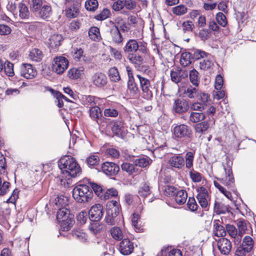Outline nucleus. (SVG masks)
<instances>
[{
	"instance_id": "f257e3e1",
	"label": "nucleus",
	"mask_w": 256,
	"mask_h": 256,
	"mask_svg": "<svg viewBox=\"0 0 256 256\" xmlns=\"http://www.w3.org/2000/svg\"><path fill=\"white\" fill-rule=\"evenodd\" d=\"M58 166L60 174L56 178V181L64 187L71 184L72 177L79 176L82 172L76 159L70 156L62 157L58 162Z\"/></svg>"
},
{
	"instance_id": "f03ea898",
	"label": "nucleus",
	"mask_w": 256,
	"mask_h": 256,
	"mask_svg": "<svg viewBox=\"0 0 256 256\" xmlns=\"http://www.w3.org/2000/svg\"><path fill=\"white\" fill-rule=\"evenodd\" d=\"M30 8L35 16L42 20L49 18L52 14L51 5L42 0H31Z\"/></svg>"
},
{
	"instance_id": "7ed1b4c3",
	"label": "nucleus",
	"mask_w": 256,
	"mask_h": 256,
	"mask_svg": "<svg viewBox=\"0 0 256 256\" xmlns=\"http://www.w3.org/2000/svg\"><path fill=\"white\" fill-rule=\"evenodd\" d=\"M171 132L172 138L177 141L182 140L184 144L190 143L192 139V132L191 128L185 124H174Z\"/></svg>"
},
{
	"instance_id": "20e7f679",
	"label": "nucleus",
	"mask_w": 256,
	"mask_h": 256,
	"mask_svg": "<svg viewBox=\"0 0 256 256\" xmlns=\"http://www.w3.org/2000/svg\"><path fill=\"white\" fill-rule=\"evenodd\" d=\"M92 196L93 194L90 188L86 184H78L72 190V196L78 202H88L92 198Z\"/></svg>"
},
{
	"instance_id": "39448f33",
	"label": "nucleus",
	"mask_w": 256,
	"mask_h": 256,
	"mask_svg": "<svg viewBox=\"0 0 256 256\" xmlns=\"http://www.w3.org/2000/svg\"><path fill=\"white\" fill-rule=\"evenodd\" d=\"M106 222L110 226L116 224L120 216V206L116 200H110L106 204Z\"/></svg>"
},
{
	"instance_id": "423d86ee",
	"label": "nucleus",
	"mask_w": 256,
	"mask_h": 256,
	"mask_svg": "<svg viewBox=\"0 0 256 256\" xmlns=\"http://www.w3.org/2000/svg\"><path fill=\"white\" fill-rule=\"evenodd\" d=\"M123 50L128 55L137 52L142 54H146L148 51L146 43L138 42L134 39L129 40L124 46Z\"/></svg>"
},
{
	"instance_id": "0eeeda50",
	"label": "nucleus",
	"mask_w": 256,
	"mask_h": 256,
	"mask_svg": "<svg viewBox=\"0 0 256 256\" xmlns=\"http://www.w3.org/2000/svg\"><path fill=\"white\" fill-rule=\"evenodd\" d=\"M136 77L139 80L140 88L142 91V98L146 100H151L153 97L152 89H155L156 92H158V89L156 88V86L154 84H151L148 79L142 76L140 74H137Z\"/></svg>"
},
{
	"instance_id": "6e6552de",
	"label": "nucleus",
	"mask_w": 256,
	"mask_h": 256,
	"mask_svg": "<svg viewBox=\"0 0 256 256\" xmlns=\"http://www.w3.org/2000/svg\"><path fill=\"white\" fill-rule=\"evenodd\" d=\"M68 61L62 56L55 57L52 64V70L58 74H62L68 68Z\"/></svg>"
},
{
	"instance_id": "1a4fd4ad",
	"label": "nucleus",
	"mask_w": 256,
	"mask_h": 256,
	"mask_svg": "<svg viewBox=\"0 0 256 256\" xmlns=\"http://www.w3.org/2000/svg\"><path fill=\"white\" fill-rule=\"evenodd\" d=\"M197 198L198 202L202 208L208 210L210 205V196L207 189L204 186H200L196 188Z\"/></svg>"
},
{
	"instance_id": "9d476101",
	"label": "nucleus",
	"mask_w": 256,
	"mask_h": 256,
	"mask_svg": "<svg viewBox=\"0 0 256 256\" xmlns=\"http://www.w3.org/2000/svg\"><path fill=\"white\" fill-rule=\"evenodd\" d=\"M190 108L188 100L182 98L174 100L172 110L176 113L181 114L187 112Z\"/></svg>"
},
{
	"instance_id": "9b49d317",
	"label": "nucleus",
	"mask_w": 256,
	"mask_h": 256,
	"mask_svg": "<svg viewBox=\"0 0 256 256\" xmlns=\"http://www.w3.org/2000/svg\"><path fill=\"white\" fill-rule=\"evenodd\" d=\"M232 162L228 158L226 159V162L223 164V168L225 172L226 176L222 178L224 184L228 186H232L234 182L232 172Z\"/></svg>"
},
{
	"instance_id": "f8f14e48",
	"label": "nucleus",
	"mask_w": 256,
	"mask_h": 256,
	"mask_svg": "<svg viewBox=\"0 0 256 256\" xmlns=\"http://www.w3.org/2000/svg\"><path fill=\"white\" fill-rule=\"evenodd\" d=\"M104 213V208L100 204H96L92 206L89 210L90 219L92 221L98 222L102 217Z\"/></svg>"
},
{
	"instance_id": "ddd939ff",
	"label": "nucleus",
	"mask_w": 256,
	"mask_h": 256,
	"mask_svg": "<svg viewBox=\"0 0 256 256\" xmlns=\"http://www.w3.org/2000/svg\"><path fill=\"white\" fill-rule=\"evenodd\" d=\"M188 76V72L184 69L180 68H173L170 72L171 80L176 84L180 82L182 79L187 78Z\"/></svg>"
},
{
	"instance_id": "4468645a",
	"label": "nucleus",
	"mask_w": 256,
	"mask_h": 256,
	"mask_svg": "<svg viewBox=\"0 0 256 256\" xmlns=\"http://www.w3.org/2000/svg\"><path fill=\"white\" fill-rule=\"evenodd\" d=\"M92 82L94 85L98 88H104L108 82L106 75L101 72L94 73L92 76Z\"/></svg>"
},
{
	"instance_id": "2eb2a0df",
	"label": "nucleus",
	"mask_w": 256,
	"mask_h": 256,
	"mask_svg": "<svg viewBox=\"0 0 256 256\" xmlns=\"http://www.w3.org/2000/svg\"><path fill=\"white\" fill-rule=\"evenodd\" d=\"M102 172L107 176H116L120 170L119 166L115 163L112 162H105L102 166Z\"/></svg>"
},
{
	"instance_id": "dca6fc26",
	"label": "nucleus",
	"mask_w": 256,
	"mask_h": 256,
	"mask_svg": "<svg viewBox=\"0 0 256 256\" xmlns=\"http://www.w3.org/2000/svg\"><path fill=\"white\" fill-rule=\"evenodd\" d=\"M218 247L220 253L224 255H228L231 251L232 245L231 242L226 238H220L217 243Z\"/></svg>"
},
{
	"instance_id": "f3484780",
	"label": "nucleus",
	"mask_w": 256,
	"mask_h": 256,
	"mask_svg": "<svg viewBox=\"0 0 256 256\" xmlns=\"http://www.w3.org/2000/svg\"><path fill=\"white\" fill-rule=\"evenodd\" d=\"M74 215L70 213L65 215L62 218L57 220L60 223L62 230L66 232L70 230L74 222Z\"/></svg>"
},
{
	"instance_id": "a211bd4d",
	"label": "nucleus",
	"mask_w": 256,
	"mask_h": 256,
	"mask_svg": "<svg viewBox=\"0 0 256 256\" xmlns=\"http://www.w3.org/2000/svg\"><path fill=\"white\" fill-rule=\"evenodd\" d=\"M21 76L27 79L34 78L36 74V71L32 65L28 64H23L20 68Z\"/></svg>"
},
{
	"instance_id": "6ab92c4d",
	"label": "nucleus",
	"mask_w": 256,
	"mask_h": 256,
	"mask_svg": "<svg viewBox=\"0 0 256 256\" xmlns=\"http://www.w3.org/2000/svg\"><path fill=\"white\" fill-rule=\"evenodd\" d=\"M134 248L133 242L128 238H124L120 242V252L124 255L130 254L133 252Z\"/></svg>"
},
{
	"instance_id": "aec40b11",
	"label": "nucleus",
	"mask_w": 256,
	"mask_h": 256,
	"mask_svg": "<svg viewBox=\"0 0 256 256\" xmlns=\"http://www.w3.org/2000/svg\"><path fill=\"white\" fill-rule=\"evenodd\" d=\"M168 164L173 168L182 169L184 166V159L180 154H174L170 158Z\"/></svg>"
},
{
	"instance_id": "412c9836",
	"label": "nucleus",
	"mask_w": 256,
	"mask_h": 256,
	"mask_svg": "<svg viewBox=\"0 0 256 256\" xmlns=\"http://www.w3.org/2000/svg\"><path fill=\"white\" fill-rule=\"evenodd\" d=\"M110 34L112 40L113 42L117 44H122L124 41V38L120 31L118 26L114 24L111 28Z\"/></svg>"
},
{
	"instance_id": "4be33fe9",
	"label": "nucleus",
	"mask_w": 256,
	"mask_h": 256,
	"mask_svg": "<svg viewBox=\"0 0 256 256\" xmlns=\"http://www.w3.org/2000/svg\"><path fill=\"white\" fill-rule=\"evenodd\" d=\"M139 52H135L128 55L127 58L130 62L134 64L136 67H139L144 61V57Z\"/></svg>"
},
{
	"instance_id": "5701e85b",
	"label": "nucleus",
	"mask_w": 256,
	"mask_h": 256,
	"mask_svg": "<svg viewBox=\"0 0 256 256\" xmlns=\"http://www.w3.org/2000/svg\"><path fill=\"white\" fill-rule=\"evenodd\" d=\"M213 233L217 237H223L226 235V230L220 224L219 220H214L213 223Z\"/></svg>"
},
{
	"instance_id": "b1692460",
	"label": "nucleus",
	"mask_w": 256,
	"mask_h": 256,
	"mask_svg": "<svg viewBox=\"0 0 256 256\" xmlns=\"http://www.w3.org/2000/svg\"><path fill=\"white\" fill-rule=\"evenodd\" d=\"M254 239L249 236H246L242 240V243L240 246L250 252H252L254 250Z\"/></svg>"
},
{
	"instance_id": "393cba45",
	"label": "nucleus",
	"mask_w": 256,
	"mask_h": 256,
	"mask_svg": "<svg viewBox=\"0 0 256 256\" xmlns=\"http://www.w3.org/2000/svg\"><path fill=\"white\" fill-rule=\"evenodd\" d=\"M187 197L186 192L184 190H180L176 191L174 195V200L178 204L182 205L186 202Z\"/></svg>"
},
{
	"instance_id": "a878e982",
	"label": "nucleus",
	"mask_w": 256,
	"mask_h": 256,
	"mask_svg": "<svg viewBox=\"0 0 256 256\" xmlns=\"http://www.w3.org/2000/svg\"><path fill=\"white\" fill-rule=\"evenodd\" d=\"M88 36L94 42H99L102 40L100 29L96 26H92L89 29Z\"/></svg>"
},
{
	"instance_id": "bb28decb",
	"label": "nucleus",
	"mask_w": 256,
	"mask_h": 256,
	"mask_svg": "<svg viewBox=\"0 0 256 256\" xmlns=\"http://www.w3.org/2000/svg\"><path fill=\"white\" fill-rule=\"evenodd\" d=\"M84 70L82 67L73 68L68 71V76L71 79H78L84 74Z\"/></svg>"
},
{
	"instance_id": "cd10ccee",
	"label": "nucleus",
	"mask_w": 256,
	"mask_h": 256,
	"mask_svg": "<svg viewBox=\"0 0 256 256\" xmlns=\"http://www.w3.org/2000/svg\"><path fill=\"white\" fill-rule=\"evenodd\" d=\"M198 86H187L184 90V94L190 98H194L198 97L199 95V90Z\"/></svg>"
},
{
	"instance_id": "c85d7f7f",
	"label": "nucleus",
	"mask_w": 256,
	"mask_h": 256,
	"mask_svg": "<svg viewBox=\"0 0 256 256\" xmlns=\"http://www.w3.org/2000/svg\"><path fill=\"white\" fill-rule=\"evenodd\" d=\"M28 56L32 60L38 62L42 60L44 54L40 50L34 48L30 52Z\"/></svg>"
},
{
	"instance_id": "c756f323",
	"label": "nucleus",
	"mask_w": 256,
	"mask_h": 256,
	"mask_svg": "<svg viewBox=\"0 0 256 256\" xmlns=\"http://www.w3.org/2000/svg\"><path fill=\"white\" fill-rule=\"evenodd\" d=\"M62 37L60 34H54L49 39L50 46L52 48H56L61 44Z\"/></svg>"
},
{
	"instance_id": "7c9ffc66",
	"label": "nucleus",
	"mask_w": 256,
	"mask_h": 256,
	"mask_svg": "<svg viewBox=\"0 0 256 256\" xmlns=\"http://www.w3.org/2000/svg\"><path fill=\"white\" fill-rule=\"evenodd\" d=\"M214 210L218 214H226L230 212V206L219 202H215Z\"/></svg>"
},
{
	"instance_id": "2f4dec72",
	"label": "nucleus",
	"mask_w": 256,
	"mask_h": 256,
	"mask_svg": "<svg viewBox=\"0 0 256 256\" xmlns=\"http://www.w3.org/2000/svg\"><path fill=\"white\" fill-rule=\"evenodd\" d=\"M79 13V4L70 6L66 9V15L67 18H76Z\"/></svg>"
},
{
	"instance_id": "473e14b6",
	"label": "nucleus",
	"mask_w": 256,
	"mask_h": 256,
	"mask_svg": "<svg viewBox=\"0 0 256 256\" xmlns=\"http://www.w3.org/2000/svg\"><path fill=\"white\" fill-rule=\"evenodd\" d=\"M192 54L189 52H182L180 56V64L184 66H188L192 63Z\"/></svg>"
},
{
	"instance_id": "72a5a7b5",
	"label": "nucleus",
	"mask_w": 256,
	"mask_h": 256,
	"mask_svg": "<svg viewBox=\"0 0 256 256\" xmlns=\"http://www.w3.org/2000/svg\"><path fill=\"white\" fill-rule=\"evenodd\" d=\"M150 162V159L146 156H142L135 159L134 161V166L141 168H145Z\"/></svg>"
},
{
	"instance_id": "f704fd0d",
	"label": "nucleus",
	"mask_w": 256,
	"mask_h": 256,
	"mask_svg": "<svg viewBox=\"0 0 256 256\" xmlns=\"http://www.w3.org/2000/svg\"><path fill=\"white\" fill-rule=\"evenodd\" d=\"M54 202L56 206L58 209L67 208L68 199L66 196L63 195L58 196L55 198Z\"/></svg>"
},
{
	"instance_id": "c9c22d12",
	"label": "nucleus",
	"mask_w": 256,
	"mask_h": 256,
	"mask_svg": "<svg viewBox=\"0 0 256 256\" xmlns=\"http://www.w3.org/2000/svg\"><path fill=\"white\" fill-rule=\"evenodd\" d=\"M205 117V114L202 112H192L190 114L188 121L192 123H197L204 120Z\"/></svg>"
},
{
	"instance_id": "e433bc0d",
	"label": "nucleus",
	"mask_w": 256,
	"mask_h": 256,
	"mask_svg": "<svg viewBox=\"0 0 256 256\" xmlns=\"http://www.w3.org/2000/svg\"><path fill=\"white\" fill-rule=\"evenodd\" d=\"M127 86L128 91L130 92V96H135L138 95L139 90L134 80L128 81Z\"/></svg>"
},
{
	"instance_id": "4c0bfd02",
	"label": "nucleus",
	"mask_w": 256,
	"mask_h": 256,
	"mask_svg": "<svg viewBox=\"0 0 256 256\" xmlns=\"http://www.w3.org/2000/svg\"><path fill=\"white\" fill-rule=\"evenodd\" d=\"M190 80V82L195 86H198L200 83L198 72L195 69H192L189 72Z\"/></svg>"
},
{
	"instance_id": "58836bf2",
	"label": "nucleus",
	"mask_w": 256,
	"mask_h": 256,
	"mask_svg": "<svg viewBox=\"0 0 256 256\" xmlns=\"http://www.w3.org/2000/svg\"><path fill=\"white\" fill-rule=\"evenodd\" d=\"M19 16L22 19H27L30 16V12L26 6L23 3L18 4Z\"/></svg>"
},
{
	"instance_id": "ea45409f",
	"label": "nucleus",
	"mask_w": 256,
	"mask_h": 256,
	"mask_svg": "<svg viewBox=\"0 0 256 256\" xmlns=\"http://www.w3.org/2000/svg\"><path fill=\"white\" fill-rule=\"evenodd\" d=\"M108 74L110 80L112 82H118L120 80L118 71L115 66L109 69Z\"/></svg>"
},
{
	"instance_id": "a19ab883",
	"label": "nucleus",
	"mask_w": 256,
	"mask_h": 256,
	"mask_svg": "<svg viewBox=\"0 0 256 256\" xmlns=\"http://www.w3.org/2000/svg\"><path fill=\"white\" fill-rule=\"evenodd\" d=\"M194 152H188L185 155L186 167L188 169H190L193 166V162L194 160Z\"/></svg>"
},
{
	"instance_id": "79ce46f5",
	"label": "nucleus",
	"mask_w": 256,
	"mask_h": 256,
	"mask_svg": "<svg viewBox=\"0 0 256 256\" xmlns=\"http://www.w3.org/2000/svg\"><path fill=\"white\" fill-rule=\"evenodd\" d=\"M98 6L97 0H86L85 2L84 7L87 10L94 12Z\"/></svg>"
},
{
	"instance_id": "37998d69",
	"label": "nucleus",
	"mask_w": 256,
	"mask_h": 256,
	"mask_svg": "<svg viewBox=\"0 0 256 256\" xmlns=\"http://www.w3.org/2000/svg\"><path fill=\"white\" fill-rule=\"evenodd\" d=\"M3 69H4L6 74L8 76L12 77L14 75V64L12 62L8 61L5 62Z\"/></svg>"
},
{
	"instance_id": "c03bdc74",
	"label": "nucleus",
	"mask_w": 256,
	"mask_h": 256,
	"mask_svg": "<svg viewBox=\"0 0 256 256\" xmlns=\"http://www.w3.org/2000/svg\"><path fill=\"white\" fill-rule=\"evenodd\" d=\"M112 237L116 240H120L123 238V233L118 227H114L110 230Z\"/></svg>"
},
{
	"instance_id": "a18cd8bd",
	"label": "nucleus",
	"mask_w": 256,
	"mask_h": 256,
	"mask_svg": "<svg viewBox=\"0 0 256 256\" xmlns=\"http://www.w3.org/2000/svg\"><path fill=\"white\" fill-rule=\"evenodd\" d=\"M111 14L110 11L108 8H104L98 14L94 16V18L98 20H103L109 18Z\"/></svg>"
},
{
	"instance_id": "49530a36",
	"label": "nucleus",
	"mask_w": 256,
	"mask_h": 256,
	"mask_svg": "<svg viewBox=\"0 0 256 256\" xmlns=\"http://www.w3.org/2000/svg\"><path fill=\"white\" fill-rule=\"evenodd\" d=\"M90 116L94 120L98 119L101 116L100 109L98 106H93L90 110Z\"/></svg>"
},
{
	"instance_id": "de8ad7c7",
	"label": "nucleus",
	"mask_w": 256,
	"mask_h": 256,
	"mask_svg": "<svg viewBox=\"0 0 256 256\" xmlns=\"http://www.w3.org/2000/svg\"><path fill=\"white\" fill-rule=\"evenodd\" d=\"M209 128V124L207 122H203L197 124L195 126V130L196 132L202 134L207 130Z\"/></svg>"
},
{
	"instance_id": "09e8293b",
	"label": "nucleus",
	"mask_w": 256,
	"mask_h": 256,
	"mask_svg": "<svg viewBox=\"0 0 256 256\" xmlns=\"http://www.w3.org/2000/svg\"><path fill=\"white\" fill-rule=\"evenodd\" d=\"M192 60H198L200 58H208V54L204 51L200 50H196L192 54Z\"/></svg>"
},
{
	"instance_id": "8fccbe9b",
	"label": "nucleus",
	"mask_w": 256,
	"mask_h": 256,
	"mask_svg": "<svg viewBox=\"0 0 256 256\" xmlns=\"http://www.w3.org/2000/svg\"><path fill=\"white\" fill-rule=\"evenodd\" d=\"M112 130L116 135L120 136L123 131L122 124L120 122H115L112 128Z\"/></svg>"
},
{
	"instance_id": "3c124183",
	"label": "nucleus",
	"mask_w": 256,
	"mask_h": 256,
	"mask_svg": "<svg viewBox=\"0 0 256 256\" xmlns=\"http://www.w3.org/2000/svg\"><path fill=\"white\" fill-rule=\"evenodd\" d=\"M206 104L200 102H192L190 105V108L192 110L202 112L206 108Z\"/></svg>"
},
{
	"instance_id": "603ef678",
	"label": "nucleus",
	"mask_w": 256,
	"mask_h": 256,
	"mask_svg": "<svg viewBox=\"0 0 256 256\" xmlns=\"http://www.w3.org/2000/svg\"><path fill=\"white\" fill-rule=\"evenodd\" d=\"M138 194L142 197H146L150 193V187L147 183L144 184L138 190Z\"/></svg>"
},
{
	"instance_id": "864d4df0",
	"label": "nucleus",
	"mask_w": 256,
	"mask_h": 256,
	"mask_svg": "<svg viewBox=\"0 0 256 256\" xmlns=\"http://www.w3.org/2000/svg\"><path fill=\"white\" fill-rule=\"evenodd\" d=\"M216 20L218 24L222 27H225L228 24L226 16L222 12H219L217 14Z\"/></svg>"
},
{
	"instance_id": "5fc2aeb1",
	"label": "nucleus",
	"mask_w": 256,
	"mask_h": 256,
	"mask_svg": "<svg viewBox=\"0 0 256 256\" xmlns=\"http://www.w3.org/2000/svg\"><path fill=\"white\" fill-rule=\"evenodd\" d=\"M214 65V63L212 60L208 58L200 62V69L204 70H207Z\"/></svg>"
},
{
	"instance_id": "6e6d98bb",
	"label": "nucleus",
	"mask_w": 256,
	"mask_h": 256,
	"mask_svg": "<svg viewBox=\"0 0 256 256\" xmlns=\"http://www.w3.org/2000/svg\"><path fill=\"white\" fill-rule=\"evenodd\" d=\"M237 226L238 229V234L240 236H242L247 230L246 222L244 220H238Z\"/></svg>"
},
{
	"instance_id": "4d7b16f0",
	"label": "nucleus",
	"mask_w": 256,
	"mask_h": 256,
	"mask_svg": "<svg viewBox=\"0 0 256 256\" xmlns=\"http://www.w3.org/2000/svg\"><path fill=\"white\" fill-rule=\"evenodd\" d=\"M190 176L192 182H199L202 180V174L194 169L190 171Z\"/></svg>"
},
{
	"instance_id": "13d9d810",
	"label": "nucleus",
	"mask_w": 256,
	"mask_h": 256,
	"mask_svg": "<svg viewBox=\"0 0 256 256\" xmlns=\"http://www.w3.org/2000/svg\"><path fill=\"white\" fill-rule=\"evenodd\" d=\"M118 192L116 190L112 188L106 190L104 194V198L105 200H108L112 197H116L118 196Z\"/></svg>"
},
{
	"instance_id": "bf43d9fd",
	"label": "nucleus",
	"mask_w": 256,
	"mask_h": 256,
	"mask_svg": "<svg viewBox=\"0 0 256 256\" xmlns=\"http://www.w3.org/2000/svg\"><path fill=\"white\" fill-rule=\"evenodd\" d=\"M188 208L192 212L198 210V207L195 198L194 197H190L187 203Z\"/></svg>"
},
{
	"instance_id": "052dcab7",
	"label": "nucleus",
	"mask_w": 256,
	"mask_h": 256,
	"mask_svg": "<svg viewBox=\"0 0 256 256\" xmlns=\"http://www.w3.org/2000/svg\"><path fill=\"white\" fill-rule=\"evenodd\" d=\"M122 168L130 174H132L135 172V167L133 164L128 162H124L122 164Z\"/></svg>"
},
{
	"instance_id": "680f3d73",
	"label": "nucleus",
	"mask_w": 256,
	"mask_h": 256,
	"mask_svg": "<svg viewBox=\"0 0 256 256\" xmlns=\"http://www.w3.org/2000/svg\"><path fill=\"white\" fill-rule=\"evenodd\" d=\"M214 185L227 198H228L230 200H231L232 194L230 192L226 190L225 188L222 186L220 184H218L216 182H214Z\"/></svg>"
},
{
	"instance_id": "e2e57ef3",
	"label": "nucleus",
	"mask_w": 256,
	"mask_h": 256,
	"mask_svg": "<svg viewBox=\"0 0 256 256\" xmlns=\"http://www.w3.org/2000/svg\"><path fill=\"white\" fill-rule=\"evenodd\" d=\"M226 231L228 234L232 238H235L238 234V231L236 227L232 224H228L226 226Z\"/></svg>"
},
{
	"instance_id": "0e129e2a",
	"label": "nucleus",
	"mask_w": 256,
	"mask_h": 256,
	"mask_svg": "<svg viewBox=\"0 0 256 256\" xmlns=\"http://www.w3.org/2000/svg\"><path fill=\"white\" fill-rule=\"evenodd\" d=\"M187 8L183 5H179L173 8V12L178 15L180 16L186 13Z\"/></svg>"
},
{
	"instance_id": "69168bd1",
	"label": "nucleus",
	"mask_w": 256,
	"mask_h": 256,
	"mask_svg": "<svg viewBox=\"0 0 256 256\" xmlns=\"http://www.w3.org/2000/svg\"><path fill=\"white\" fill-rule=\"evenodd\" d=\"M250 252L248 250L239 246L235 251L234 256H250L249 254Z\"/></svg>"
},
{
	"instance_id": "338daca9",
	"label": "nucleus",
	"mask_w": 256,
	"mask_h": 256,
	"mask_svg": "<svg viewBox=\"0 0 256 256\" xmlns=\"http://www.w3.org/2000/svg\"><path fill=\"white\" fill-rule=\"evenodd\" d=\"M176 189L173 186H166L164 189V194L166 196H173L176 192Z\"/></svg>"
},
{
	"instance_id": "774afa93",
	"label": "nucleus",
	"mask_w": 256,
	"mask_h": 256,
	"mask_svg": "<svg viewBox=\"0 0 256 256\" xmlns=\"http://www.w3.org/2000/svg\"><path fill=\"white\" fill-rule=\"evenodd\" d=\"M124 0H117L114 2L112 6V8L114 11H120L124 8Z\"/></svg>"
}]
</instances>
